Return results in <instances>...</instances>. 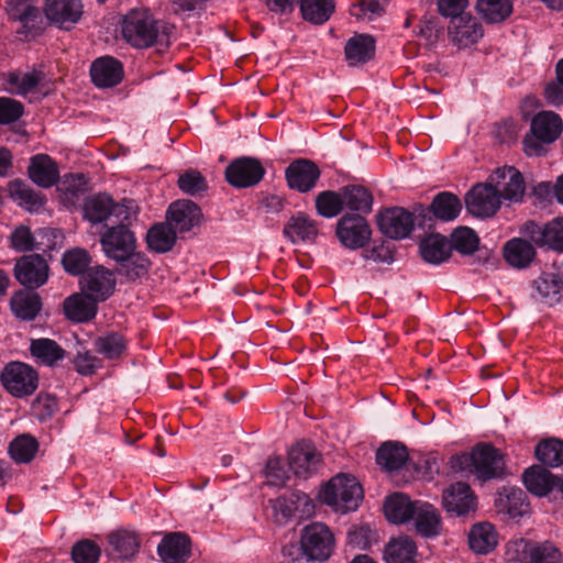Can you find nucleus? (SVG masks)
Segmentation results:
<instances>
[{
    "label": "nucleus",
    "instance_id": "nucleus-46",
    "mask_svg": "<svg viewBox=\"0 0 563 563\" xmlns=\"http://www.w3.org/2000/svg\"><path fill=\"white\" fill-rule=\"evenodd\" d=\"M451 245L444 236L431 235L420 243L422 258L431 264L446 261L451 254Z\"/></svg>",
    "mask_w": 563,
    "mask_h": 563
},
{
    "label": "nucleus",
    "instance_id": "nucleus-19",
    "mask_svg": "<svg viewBox=\"0 0 563 563\" xmlns=\"http://www.w3.org/2000/svg\"><path fill=\"white\" fill-rule=\"evenodd\" d=\"M515 547L521 563H561L562 560L559 549L550 541L533 543L521 539Z\"/></svg>",
    "mask_w": 563,
    "mask_h": 563
},
{
    "label": "nucleus",
    "instance_id": "nucleus-44",
    "mask_svg": "<svg viewBox=\"0 0 563 563\" xmlns=\"http://www.w3.org/2000/svg\"><path fill=\"white\" fill-rule=\"evenodd\" d=\"M30 352L34 358L44 365L53 366L65 357V350L51 339L32 340Z\"/></svg>",
    "mask_w": 563,
    "mask_h": 563
},
{
    "label": "nucleus",
    "instance_id": "nucleus-14",
    "mask_svg": "<svg viewBox=\"0 0 563 563\" xmlns=\"http://www.w3.org/2000/svg\"><path fill=\"white\" fill-rule=\"evenodd\" d=\"M500 205V194L493 185L477 184L466 195V208L476 217H492Z\"/></svg>",
    "mask_w": 563,
    "mask_h": 563
},
{
    "label": "nucleus",
    "instance_id": "nucleus-23",
    "mask_svg": "<svg viewBox=\"0 0 563 563\" xmlns=\"http://www.w3.org/2000/svg\"><path fill=\"white\" fill-rule=\"evenodd\" d=\"M201 218L200 208L190 200L173 202L167 210V219L174 230L188 232L198 225Z\"/></svg>",
    "mask_w": 563,
    "mask_h": 563
},
{
    "label": "nucleus",
    "instance_id": "nucleus-49",
    "mask_svg": "<svg viewBox=\"0 0 563 563\" xmlns=\"http://www.w3.org/2000/svg\"><path fill=\"white\" fill-rule=\"evenodd\" d=\"M462 205L460 199L451 192L438 194L431 203V210L434 217L442 221H452L461 212Z\"/></svg>",
    "mask_w": 563,
    "mask_h": 563
},
{
    "label": "nucleus",
    "instance_id": "nucleus-24",
    "mask_svg": "<svg viewBox=\"0 0 563 563\" xmlns=\"http://www.w3.org/2000/svg\"><path fill=\"white\" fill-rule=\"evenodd\" d=\"M42 298L35 289H19L10 299V309L15 318L33 321L42 310Z\"/></svg>",
    "mask_w": 563,
    "mask_h": 563
},
{
    "label": "nucleus",
    "instance_id": "nucleus-36",
    "mask_svg": "<svg viewBox=\"0 0 563 563\" xmlns=\"http://www.w3.org/2000/svg\"><path fill=\"white\" fill-rule=\"evenodd\" d=\"M522 477L526 488L539 497L547 496L555 486V476L542 466H531Z\"/></svg>",
    "mask_w": 563,
    "mask_h": 563
},
{
    "label": "nucleus",
    "instance_id": "nucleus-41",
    "mask_svg": "<svg viewBox=\"0 0 563 563\" xmlns=\"http://www.w3.org/2000/svg\"><path fill=\"white\" fill-rule=\"evenodd\" d=\"M335 9L334 0H300V12L307 22L321 25L325 23Z\"/></svg>",
    "mask_w": 563,
    "mask_h": 563
},
{
    "label": "nucleus",
    "instance_id": "nucleus-18",
    "mask_svg": "<svg viewBox=\"0 0 563 563\" xmlns=\"http://www.w3.org/2000/svg\"><path fill=\"white\" fill-rule=\"evenodd\" d=\"M442 505L448 514L465 516L476 509V496L466 483L457 482L442 494Z\"/></svg>",
    "mask_w": 563,
    "mask_h": 563
},
{
    "label": "nucleus",
    "instance_id": "nucleus-20",
    "mask_svg": "<svg viewBox=\"0 0 563 563\" xmlns=\"http://www.w3.org/2000/svg\"><path fill=\"white\" fill-rule=\"evenodd\" d=\"M496 188L500 194V200L521 202L526 191L522 174L512 166H504L495 172Z\"/></svg>",
    "mask_w": 563,
    "mask_h": 563
},
{
    "label": "nucleus",
    "instance_id": "nucleus-60",
    "mask_svg": "<svg viewBox=\"0 0 563 563\" xmlns=\"http://www.w3.org/2000/svg\"><path fill=\"white\" fill-rule=\"evenodd\" d=\"M386 4L387 0H361L352 4L350 12L358 20L372 21L385 12Z\"/></svg>",
    "mask_w": 563,
    "mask_h": 563
},
{
    "label": "nucleus",
    "instance_id": "nucleus-1",
    "mask_svg": "<svg viewBox=\"0 0 563 563\" xmlns=\"http://www.w3.org/2000/svg\"><path fill=\"white\" fill-rule=\"evenodd\" d=\"M450 467L456 473L474 474L483 482L504 475L503 454L489 443H479L470 453L451 456Z\"/></svg>",
    "mask_w": 563,
    "mask_h": 563
},
{
    "label": "nucleus",
    "instance_id": "nucleus-9",
    "mask_svg": "<svg viewBox=\"0 0 563 563\" xmlns=\"http://www.w3.org/2000/svg\"><path fill=\"white\" fill-rule=\"evenodd\" d=\"M48 264L40 254L21 256L14 265L15 279L27 289H37L48 279Z\"/></svg>",
    "mask_w": 563,
    "mask_h": 563
},
{
    "label": "nucleus",
    "instance_id": "nucleus-25",
    "mask_svg": "<svg viewBox=\"0 0 563 563\" xmlns=\"http://www.w3.org/2000/svg\"><path fill=\"white\" fill-rule=\"evenodd\" d=\"M27 174L30 179L42 188H51L59 179L57 164L46 154H37L31 158Z\"/></svg>",
    "mask_w": 563,
    "mask_h": 563
},
{
    "label": "nucleus",
    "instance_id": "nucleus-17",
    "mask_svg": "<svg viewBox=\"0 0 563 563\" xmlns=\"http://www.w3.org/2000/svg\"><path fill=\"white\" fill-rule=\"evenodd\" d=\"M82 9L81 0H45L43 11L52 24L68 30L80 20Z\"/></svg>",
    "mask_w": 563,
    "mask_h": 563
},
{
    "label": "nucleus",
    "instance_id": "nucleus-38",
    "mask_svg": "<svg viewBox=\"0 0 563 563\" xmlns=\"http://www.w3.org/2000/svg\"><path fill=\"white\" fill-rule=\"evenodd\" d=\"M470 548L478 554L492 552L498 543L497 532L488 522L476 523L468 533Z\"/></svg>",
    "mask_w": 563,
    "mask_h": 563
},
{
    "label": "nucleus",
    "instance_id": "nucleus-30",
    "mask_svg": "<svg viewBox=\"0 0 563 563\" xmlns=\"http://www.w3.org/2000/svg\"><path fill=\"white\" fill-rule=\"evenodd\" d=\"M375 40L368 34L352 36L344 46L345 59L350 66L367 63L375 54Z\"/></svg>",
    "mask_w": 563,
    "mask_h": 563
},
{
    "label": "nucleus",
    "instance_id": "nucleus-37",
    "mask_svg": "<svg viewBox=\"0 0 563 563\" xmlns=\"http://www.w3.org/2000/svg\"><path fill=\"white\" fill-rule=\"evenodd\" d=\"M10 197L29 212H38L45 205V198L24 181L15 179L9 184Z\"/></svg>",
    "mask_w": 563,
    "mask_h": 563
},
{
    "label": "nucleus",
    "instance_id": "nucleus-10",
    "mask_svg": "<svg viewBox=\"0 0 563 563\" xmlns=\"http://www.w3.org/2000/svg\"><path fill=\"white\" fill-rule=\"evenodd\" d=\"M262 163L252 157H240L225 168V179L234 188H249L257 185L264 177Z\"/></svg>",
    "mask_w": 563,
    "mask_h": 563
},
{
    "label": "nucleus",
    "instance_id": "nucleus-64",
    "mask_svg": "<svg viewBox=\"0 0 563 563\" xmlns=\"http://www.w3.org/2000/svg\"><path fill=\"white\" fill-rule=\"evenodd\" d=\"M10 246L16 252H29L35 249V238L26 225L16 227L10 235Z\"/></svg>",
    "mask_w": 563,
    "mask_h": 563
},
{
    "label": "nucleus",
    "instance_id": "nucleus-40",
    "mask_svg": "<svg viewBox=\"0 0 563 563\" xmlns=\"http://www.w3.org/2000/svg\"><path fill=\"white\" fill-rule=\"evenodd\" d=\"M497 507L511 518L522 517L529 508L527 495L520 488H504L497 499Z\"/></svg>",
    "mask_w": 563,
    "mask_h": 563
},
{
    "label": "nucleus",
    "instance_id": "nucleus-59",
    "mask_svg": "<svg viewBox=\"0 0 563 563\" xmlns=\"http://www.w3.org/2000/svg\"><path fill=\"white\" fill-rule=\"evenodd\" d=\"M478 244L479 239L472 229L460 228L452 234V247L461 254H473L477 251Z\"/></svg>",
    "mask_w": 563,
    "mask_h": 563
},
{
    "label": "nucleus",
    "instance_id": "nucleus-53",
    "mask_svg": "<svg viewBox=\"0 0 563 563\" xmlns=\"http://www.w3.org/2000/svg\"><path fill=\"white\" fill-rule=\"evenodd\" d=\"M342 192L325 190L316 197L317 212L323 218H334L343 209Z\"/></svg>",
    "mask_w": 563,
    "mask_h": 563
},
{
    "label": "nucleus",
    "instance_id": "nucleus-57",
    "mask_svg": "<svg viewBox=\"0 0 563 563\" xmlns=\"http://www.w3.org/2000/svg\"><path fill=\"white\" fill-rule=\"evenodd\" d=\"M100 555L101 548L89 539L80 540L71 548L74 563H98Z\"/></svg>",
    "mask_w": 563,
    "mask_h": 563
},
{
    "label": "nucleus",
    "instance_id": "nucleus-54",
    "mask_svg": "<svg viewBox=\"0 0 563 563\" xmlns=\"http://www.w3.org/2000/svg\"><path fill=\"white\" fill-rule=\"evenodd\" d=\"M309 497L305 493H292L289 496H280L274 501V510L276 516L284 520H289L296 516L299 504L307 505Z\"/></svg>",
    "mask_w": 563,
    "mask_h": 563
},
{
    "label": "nucleus",
    "instance_id": "nucleus-16",
    "mask_svg": "<svg viewBox=\"0 0 563 563\" xmlns=\"http://www.w3.org/2000/svg\"><path fill=\"white\" fill-rule=\"evenodd\" d=\"M321 454L309 441L297 442L288 452V465L296 476L308 477L316 473Z\"/></svg>",
    "mask_w": 563,
    "mask_h": 563
},
{
    "label": "nucleus",
    "instance_id": "nucleus-6",
    "mask_svg": "<svg viewBox=\"0 0 563 563\" xmlns=\"http://www.w3.org/2000/svg\"><path fill=\"white\" fill-rule=\"evenodd\" d=\"M4 389L15 398H23L34 394L38 387V374L29 364L13 361L9 362L0 374Z\"/></svg>",
    "mask_w": 563,
    "mask_h": 563
},
{
    "label": "nucleus",
    "instance_id": "nucleus-26",
    "mask_svg": "<svg viewBox=\"0 0 563 563\" xmlns=\"http://www.w3.org/2000/svg\"><path fill=\"white\" fill-rule=\"evenodd\" d=\"M63 310L65 317L77 323L91 321L98 311V303L93 298L84 292H77L64 300Z\"/></svg>",
    "mask_w": 563,
    "mask_h": 563
},
{
    "label": "nucleus",
    "instance_id": "nucleus-5",
    "mask_svg": "<svg viewBox=\"0 0 563 563\" xmlns=\"http://www.w3.org/2000/svg\"><path fill=\"white\" fill-rule=\"evenodd\" d=\"M300 548L306 556V562H324L333 552L334 536L324 523L312 522L306 526L301 532Z\"/></svg>",
    "mask_w": 563,
    "mask_h": 563
},
{
    "label": "nucleus",
    "instance_id": "nucleus-34",
    "mask_svg": "<svg viewBox=\"0 0 563 563\" xmlns=\"http://www.w3.org/2000/svg\"><path fill=\"white\" fill-rule=\"evenodd\" d=\"M7 13L10 19L19 21L24 29L21 33L29 35L38 19V9L35 0H8Z\"/></svg>",
    "mask_w": 563,
    "mask_h": 563
},
{
    "label": "nucleus",
    "instance_id": "nucleus-43",
    "mask_svg": "<svg viewBox=\"0 0 563 563\" xmlns=\"http://www.w3.org/2000/svg\"><path fill=\"white\" fill-rule=\"evenodd\" d=\"M512 0H477L476 10L486 23H500L512 13Z\"/></svg>",
    "mask_w": 563,
    "mask_h": 563
},
{
    "label": "nucleus",
    "instance_id": "nucleus-56",
    "mask_svg": "<svg viewBox=\"0 0 563 563\" xmlns=\"http://www.w3.org/2000/svg\"><path fill=\"white\" fill-rule=\"evenodd\" d=\"M289 466L287 467L282 457L273 456L267 460L265 467L266 483L269 486L283 487L286 485L289 475Z\"/></svg>",
    "mask_w": 563,
    "mask_h": 563
},
{
    "label": "nucleus",
    "instance_id": "nucleus-29",
    "mask_svg": "<svg viewBox=\"0 0 563 563\" xmlns=\"http://www.w3.org/2000/svg\"><path fill=\"white\" fill-rule=\"evenodd\" d=\"M412 520L415 521L417 532L426 538L438 536L442 528L438 509L426 501L417 500Z\"/></svg>",
    "mask_w": 563,
    "mask_h": 563
},
{
    "label": "nucleus",
    "instance_id": "nucleus-21",
    "mask_svg": "<svg viewBox=\"0 0 563 563\" xmlns=\"http://www.w3.org/2000/svg\"><path fill=\"white\" fill-rule=\"evenodd\" d=\"M449 34L460 47L477 43L484 35L482 24L471 14H462L450 21Z\"/></svg>",
    "mask_w": 563,
    "mask_h": 563
},
{
    "label": "nucleus",
    "instance_id": "nucleus-11",
    "mask_svg": "<svg viewBox=\"0 0 563 563\" xmlns=\"http://www.w3.org/2000/svg\"><path fill=\"white\" fill-rule=\"evenodd\" d=\"M379 231L389 239L401 240L407 238L415 227V217L400 207L387 208L377 216Z\"/></svg>",
    "mask_w": 563,
    "mask_h": 563
},
{
    "label": "nucleus",
    "instance_id": "nucleus-58",
    "mask_svg": "<svg viewBox=\"0 0 563 563\" xmlns=\"http://www.w3.org/2000/svg\"><path fill=\"white\" fill-rule=\"evenodd\" d=\"M179 189L189 196H198L208 189V183L200 172L189 169L178 177Z\"/></svg>",
    "mask_w": 563,
    "mask_h": 563
},
{
    "label": "nucleus",
    "instance_id": "nucleus-27",
    "mask_svg": "<svg viewBox=\"0 0 563 563\" xmlns=\"http://www.w3.org/2000/svg\"><path fill=\"white\" fill-rule=\"evenodd\" d=\"M157 553L165 563H184L190 555V540L179 532L167 534L158 544Z\"/></svg>",
    "mask_w": 563,
    "mask_h": 563
},
{
    "label": "nucleus",
    "instance_id": "nucleus-55",
    "mask_svg": "<svg viewBox=\"0 0 563 563\" xmlns=\"http://www.w3.org/2000/svg\"><path fill=\"white\" fill-rule=\"evenodd\" d=\"M120 262L121 266L119 268V273L125 276L129 280H135L145 276L148 273L151 265L148 258L140 253H131L125 260Z\"/></svg>",
    "mask_w": 563,
    "mask_h": 563
},
{
    "label": "nucleus",
    "instance_id": "nucleus-13",
    "mask_svg": "<svg viewBox=\"0 0 563 563\" xmlns=\"http://www.w3.org/2000/svg\"><path fill=\"white\" fill-rule=\"evenodd\" d=\"M321 175L316 163L306 158H298L291 162L285 170V178L290 189L306 194L311 191Z\"/></svg>",
    "mask_w": 563,
    "mask_h": 563
},
{
    "label": "nucleus",
    "instance_id": "nucleus-42",
    "mask_svg": "<svg viewBox=\"0 0 563 563\" xmlns=\"http://www.w3.org/2000/svg\"><path fill=\"white\" fill-rule=\"evenodd\" d=\"M417 547L408 537L391 540L385 549L386 563H416Z\"/></svg>",
    "mask_w": 563,
    "mask_h": 563
},
{
    "label": "nucleus",
    "instance_id": "nucleus-3",
    "mask_svg": "<svg viewBox=\"0 0 563 563\" xmlns=\"http://www.w3.org/2000/svg\"><path fill=\"white\" fill-rule=\"evenodd\" d=\"M363 497V488L357 479L344 474L331 478L321 492L322 501L341 514L355 511Z\"/></svg>",
    "mask_w": 563,
    "mask_h": 563
},
{
    "label": "nucleus",
    "instance_id": "nucleus-33",
    "mask_svg": "<svg viewBox=\"0 0 563 563\" xmlns=\"http://www.w3.org/2000/svg\"><path fill=\"white\" fill-rule=\"evenodd\" d=\"M416 505L417 500H411L405 494L395 493L385 500L386 518L393 523H405L415 516Z\"/></svg>",
    "mask_w": 563,
    "mask_h": 563
},
{
    "label": "nucleus",
    "instance_id": "nucleus-61",
    "mask_svg": "<svg viewBox=\"0 0 563 563\" xmlns=\"http://www.w3.org/2000/svg\"><path fill=\"white\" fill-rule=\"evenodd\" d=\"M63 266L71 275H84L89 266V254L81 249H74L65 252L63 255Z\"/></svg>",
    "mask_w": 563,
    "mask_h": 563
},
{
    "label": "nucleus",
    "instance_id": "nucleus-62",
    "mask_svg": "<svg viewBox=\"0 0 563 563\" xmlns=\"http://www.w3.org/2000/svg\"><path fill=\"white\" fill-rule=\"evenodd\" d=\"M87 179L82 174H66L62 178L58 190L67 198L74 199L86 191Z\"/></svg>",
    "mask_w": 563,
    "mask_h": 563
},
{
    "label": "nucleus",
    "instance_id": "nucleus-63",
    "mask_svg": "<svg viewBox=\"0 0 563 563\" xmlns=\"http://www.w3.org/2000/svg\"><path fill=\"white\" fill-rule=\"evenodd\" d=\"M32 411L38 420H47L58 411V400L53 395L38 394L32 404Z\"/></svg>",
    "mask_w": 563,
    "mask_h": 563
},
{
    "label": "nucleus",
    "instance_id": "nucleus-12",
    "mask_svg": "<svg viewBox=\"0 0 563 563\" xmlns=\"http://www.w3.org/2000/svg\"><path fill=\"white\" fill-rule=\"evenodd\" d=\"M336 235L347 249L363 247L371 239V228L361 214H344L336 224Z\"/></svg>",
    "mask_w": 563,
    "mask_h": 563
},
{
    "label": "nucleus",
    "instance_id": "nucleus-15",
    "mask_svg": "<svg viewBox=\"0 0 563 563\" xmlns=\"http://www.w3.org/2000/svg\"><path fill=\"white\" fill-rule=\"evenodd\" d=\"M115 280L112 273L102 266L88 269L80 278L81 292L96 302L107 300L113 292Z\"/></svg>",
    "mask_w": 563,
    "mask_h": 563
},
{
    "label": "nucleus",
    "instance_id": "nucleus-39",
    "mask_svg": "<svg viewBox=\"0 0 563 563\" xmlns=\"http://www.w3.org/2000/svg\"><path fill=\"white\" fill-rule=\"evenodd\" d=\"M505 260L514 267H527L536 256L533 245L523 239H511L504 247Z\"/></svg>",
    "mask_w": 563,
    "mask_h": 563
},
{
    "label": "nucleus",
    "instance_id": "nucleus-48",
    "mask_svg": "<svg viewBox=\"0 0 563 563\" xmlns=\"http://www.w3.org/2000/svg\"><path fill=\"white\" fill-rule=\"evenodd\" d=\"M146 241L152 251L166 253L173 249L176 242V231L170 224L157 223L148 230Z\"/></svg>",
    "mask_w": 563,
    "mask_h": 563
},
{
    "label": "nucleus",
    "instance_id": "nucleus-31",
    "mask_svg": "<svg viewBox=\"0 0 563 563\" xmlns=\"http://www.w3.org/2000/svg\"><path fill=\"white\" fill-rule=\"evenodd\" d=\"M407 448L399 442H385L376 452V462L388 473L400 471L408 462Z\"/></svg>",
    "mask_w": 563,
    "mask_h": 563
},
{
    "label": "nucleus",
    "instance_id": "nucleus-22",
    "mask_svg": "<svg viewBox=\"0 0 563 563\" xmlns=\"http://www.w3.org/2000/svg\"><path fill=\"white\" fill-rule=\"evenodd\" d=\"M90 76L92 82L99 88L114 87L123 78V66L112 56H102L91 64Z\"/></svg>",
    "mask_w": 563,
    "mask_h": 563
},
{
    "label": "nucleus",
    "instance_id": "nucleus-51",
    "mask_svg": "<svg viewBox=\"0 0 563 563\" xmlns=\"http://www.w3.org/2000/svg\"><path fill=\"white\" fill-rule=\"evenodd\" d=\"M108 540L113 551L117 552L118 556L121 559L132 558L137 553L140 548V541L136 533L126 530L112 532L109 534Z\"/></svg>",
    "mask_w": 563,
    "mask_h": 563
},
{
    "label": "nucleus",
    "instance_id": "nucleus-2",
    "mask_svg": "<svg viewBox=\"0 0 563 563\" xmlns=\"http://www.w3.org/2000/svg\"><path fill=\"white\" fill-rule=\"evenodd\" d=\"M563 132V119L554 111L543 110L533 115L529 133L522 141L528 156H542L547 146L554 143Z\"/></svg>",
    "mask_w": 563,
    "mask_h": 563
},
{
    "label": "nucleus",
    "instance_id": "nucleus-7",
    "mask_svg": "<svg viewBox=\"0 0 563 563\" xmlns=\"http://www.w3.org/2000/svg\"><path fill=\"white\" fill-rule=\"evenodd\" d=\"M84 216L91 223L129 222L131 213L122 203H115L107 194H97L85 200Z\"/></svg>",
    "mask_w": 563,
    "mask_h": 563
},
{
    "label": "nucleus",
    "instance_id": "nucleus-50",
    "mask_svg": "<svg viewBox=\"0 0 563 563\" xmlns=\"http://www.w3.org/2000/svg\"><path fill=\"white\" fill-rule=\"evenodd\" d=\"M38 451V442L31 434H21L9 444V454L16 463L31 462Z\"/></svg>",
    "mask_w": 563,
    "mask_h": 563
},
{
    "label": "nucleus",
    "instance_id": "nucleus-28",
    "mask_svg": "<svg viewBox=\"0 0 563 563\" xmlns=\"http://www.w3.org/2000/svg\"><path fill=\"white\" fill-rule=\"evenodd\" d=\"M283 233L292 243L313 242L318 235L317 222L303 212L291 216Z\"/></svg>",
    "mask_w": 563,
    "mask_h": 563
},
{
    "label": "nucleus",
    "instance_id": "nucleus-45",
    "mask_svg": "<svg viewBox=\"0 0 563 563\" xmlns=\"http://www.w3.org/2000/svg\"><path fill=\"white\" fill-rule=\"evenodd\" d=\"M93 345L95 350L104 358L118 360L125 353L128 341L121 333L111 331L98 336Z\"/></svg>",
    "mask_w": 563,
    "mask_h": 563
},
{
    "label": "nucleus",
    "instance_id": "nucleus-4",
    "mask_svg": "<svg viewBox=\"0 0 563 563\" xmlns=\"http://www.w3.org/2000/svg\"><path fill=\"white\" fill-rule=\"evenodd\" d=\"M124 40L136 48L152 46L158 36L157 22L145 9H133L129 11L121 25Z\"/></svg>",
    "mask_w": 563,
    "mask_h": 563
},
{
    "label": "nucleus",
    "instance_id": "nucleus-47",
    "mask_svg": "<svg viewBox=\"0 0 563 563\" xmlns=\"http://www.w3.org/2000/svg\"><path fill=\"white\" fill-rule=\"evenodd\" d=\"M342 198L344 207L360 213L367 214L372 211L373 196L363 186H345L342 189Z\"/></svg>",
    "mask_w": 563,
    "mask_h": 563
},
{
    "label": "nucleus",
    "instance_id": "nucleus-52",
    "mask_svg": "<svg viewBox=\"0 0 563 563\" xmlns=\"http://www.w3.org/2000/svg\"><path fill=\"white\" fill-rule=\"evenodd\" d=\"M536 457L550 467L563 465V441L547 439L538 443L534 450Z\"/></svg>",
    "mask_w": 563,
    "mask_h": 563
},
{
    "label": "nucleus",
    "instance_id": "nucleus-8",
    "mask_svg": "<svg viewBox=\"0 0 563 563\" xmlns=\"http://www.w3.org/2000/svg\"><path fill=\"white\" fill-rule=\"evenodd\" d=\"M101 245L108 257L123 261L133 253L135 238L128 229L126 222L111 223V227L101 236Z\"/></svg>",
    "mask_w": 563,
    "mask_h": 563
},
{
    "label": "nucleus",
    "instance_id": "nucleus-32",
    "mask_svg": "<svg viewBox=\"0 0 563 563\" xmlns=\"http://www.w3.org/2000/svg\"><path fill=\"white\" fill-rule=\"evenodd\" d=\"M562 286L563 282L560 275L543 273L531 284L532 297L538 301L553 306L560 301Z\"/></svg>",
    "mask_w": 563,
    "mask_h": 563
},
{
    "label": "nucleus",
    "instance_id": "nucleus-35",
    "mask_svg": "<svg viewBox=\"0 0 563 563\" xmlns=\"http://www.w3.org/2000/svg\"><path fill=\"white\" fill-rule=\"evenodd\" d=\"M42 81V75L40 71L32 70L27 73L22 71H9L3 75V82L5 85V91L11 95L25 97L29 92H32Z\"/></svg>",
    "mask_w": 563,
    "mask_h": 563
}]
</instances>
